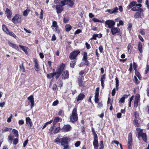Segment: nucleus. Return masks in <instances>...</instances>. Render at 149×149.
<instances>
[{
  "label": "nucleus",
  "mask_w": 149,
  "mask_h": 149,
  "mask_svg": "<svg viewBox=\"0 0 149 149\" xmlns=\"http://www.w3.org/2000/svg\"><path fill=\"white\" fill-rule=\"evenodd\" d=\"M70 140L69 138L65 137L60 139L57 138L55 139L54 141L56 143H60L61 146L64 147L63 149H69L68 142Z\"/></svg>",
  "instance_id": "nucleus-1"
},
{
  "label": "nucleus",
  "mask_w": 149,
  "mask_h": 149,
  "mask_svg": "<svg viewBox=\"0 0 149 149\" xmlns=\"http://www.w3.org/2000/svg\"><path fill=\"white\" fill-rule=\"evenodd\" d=\"M70 119V121L72 123H74L78 120V117L76 108H74L73 109Z\"/></svg>",
  "instance_id": "nucleus-2"
},
{
  "label": "nucleus",
  "mask_w": 149,
  "mask_h": 149,
  "mask_svg": "<svg viewBox=\"0 0 149 149\" xmlns=\"http://www.w3.org/2000/svg\"><path fill=\"white\" fill-rule=\"evenodd\" d=\"M65 67V65L63 63L57 67V68L56 70V72H55L57 74V76L55 77V78L56 79H57L60 76L62 72L64 70Z\"/></svg>",
  "instance_id": "nucleus-3"
},
{
  "label": "nucleus",
  "mask_w": 149,
  "mask_h": 149,
  "mask_svg": "<svg viewBox=\"0 0 149 149\" xmlns=\"http://www.w3.org/2000/svg\"><path fill=\"white\" fill-rule=\"evenodd\" d=\"M75 0H62L61 1V3L62 6L67 5L68 6L72 7L74 4V1Z\"/></svg>",
  "instance_id": "nucleus-4"
},
{
  "label": "nucleus",
  "mask_w": 149,
  "mask_h": 149,
  "mask_svg": "<svg viewBox=\"0 0 149 149\" xmlns=\"http://www.w3.org/2000/svg\"><path fill=\"white\" fill-rule=\"evenodd\" d=\"M80 53L79 50H75L70 53L69 57L71 60L76 59L77 55Z\"/></svg>",
  "instance_id": "nucleus-5"
},
{
  "label": "nucleus",
  "mask_w": 149,
  "mask_h": 149,
  "mask_svg": "<svg viewBox=\"0 0 149 149\" xmlns=\"http://www.w3.org/2000/svg\"><path fill=\"white\" fill-rule=\"evenodd\" d=\"M128 149H132V134L130 133L128 134Z\"/></svg>",
  "instance_id": "nucleus-6"
},
{
  "label": "nucleus",
  "mask_w": 149,
  "mask_h": 149,
  "mask_svg": "<svg viewBox=\"0 0 149 149\" xmlns=\"http://www.w3.org/2000/svg\"><path fill=\"white\" fill-rule=\"evenodd\" d=\"M21 19V15L19 14H16L12 19V22L14 24L19 23Z\"/></svg>",
  "instance_id": "nucleus-7"
},
{
  "label": "nucleus",
  "mask_w": 149,
  "mask_h": 149,
  "mask_svg": "<svg viewBox=\"0 0 149 149\" xmlns=\"http://www.w3.org/2000/svg\"><path fill=\"white\" fill-rule=\"evenodd\" d=\"M143 17V10L137 11L134 15V17L135 19L139 18H142Z\"/></svg>",
  "instance_id": "nucleus-8"
},
{
  "label": "nucleus",
  "mask_w": 149,
  "mask_h": 149,
  "mask_svg": "<svg viewBox=\"0 0 149 149\" xmlns=\"http://www.w3.org/2000/svg\"><path fill=\"white\" fill-rule=\"evenodd\" d=\"M28 100H29V104L31 105V108H32L34 105V99L33 96L31 95L27 97Z\"/></svg>",
  "instance_id": "nucleus-9"
},
{
  "label": "nucleus",
  "mask_w": 149,
  "mask_h": 149,
  "mask_svg": "<svg viewBox=\"0 0 149 149\" xmlns=\"http://www.w3.org/2000/svg\"><path fill=\"white\" fill-rule=\"evenodd\" d=\"M61 130L63 132H68L71 130V127L69 125H64Z\"/></svg>",
  "instance_id": "nucleus-10"
},
{
  "label": "nucleus",
  "mask_w": 149,
  "mask_h": 149,
  "mask_svg": "<svg viewBox=\"0 0 149 149\" xmlns=\"http://www.w3.org/2000/svg\"><path fill=\"white\" fill-rule=\"evenodd\" d=\"M105 24L108 26L109 28L111 29L115 25V22L112 20H107L105 22Z\"/></svg>",
  "instance_id": "nucleus-11"
},
{
  "label": "nucleus",
  "mask_w": 149,
  "mask_h": 149,
  "mask_svg": "<svg viewBox=\"0 0 149 149\" xmlns=\"http://www.w3.org/2000/svg\"><path fill=\"white\" fill-rule=\"evenodd\" d=\"M99 88H97L96 89V91L95 93V102L96 103H98V102L99 101V99H98L99 91Z\"/></svg>",
  "instance_id": "nucleus-12"
},
{
  "label": "nucleus",
  "mask_w": 149,
  "mask_h": 149,
  "mask_svg": "<svg viewBox=\"0 0 149 149\" xmlns=\"http://www.w3.org/2000/svg\"><path fill=\"white\" fill-rule=\"evenodd\" d=\"M69 73L67 70L64 71L62 74L61 77L63 79H65L69 77Z\"/></svg>",
  "instance_id": "nucleus-13"
},
{
  "label": "nucleus",
  "mask_w": 149,
  "mask_h": 149,
  "mask_svg": "<svg viewBox=\"0 0 149 149\" xmlns=\"http://www.w3.org/2000/svg\"><path fill=\"white\" fill-rule=\"evenodd\" d=\"M5 14L6 15V16L8 19H10L12 15V13L10 10L8 8H7L6 9V10L5 12Z\"/></svg>",
  "instance_id": "nucleus-14"
},
{
  "label": "nucleus",
  "mask_w": 149,
  "mask_h": 149,
  "mask_svg": "<svg viewBox=\"0 0 149 149\" xmlns=\"http://www.w3.org/2000/svg\"><path fill=\"white\" fill-rule=\"evenodd\" d=\"M111 32L113 35H114L115 34L119 33L120 29L119 28L113 27L111 29Z\"/></svg>",
  "instance_id": "nucleus-15"
},
{
  "label": "nucleus",
  "mask_w": 149,
  "mask_h": 149,
  "mask_svg": "<svg viewBox=\"0 0 149 149\" xmlns=\"http://www.w3.org/2000/svg\"><path fill=\"white\" fill-rule=\"evenodd\" d=\"M93 138L94 141L93 142V145L94 148H97L99 146L97 136L93 137Z\"/></svg>",
  "instance_id": "nucleus-16"
},
{
  "label": "nucleus",
  "mask_w": 149,
  "mask_h": 149,
  "mask_svg": "<svg viewBox=\"0 0 149 149\" xmlns=\"http://www.w3.org/2000/svg\"><path fill=\"white\" fill-rule=\"evenodd\" d=\"M62 121V119L58 117H56L54 118L53 122V125L55 126L56 123L59 121L61 122Z\"/></svg>",
  "instance_id": "nucleus-17"
},
{
  "label": "nucleus",
  "mask_w": 149,
  "mask_h": 149,
  "mask_svg": "<svg viewBox=\"0 0 149 149\" xmlns=\"http://www.w3.org/2000/svg\"><path fill=\"white\" fill-rule=\"evenodd\" d=\"M62 6L56 5V8L57 11V12L58 14H59L63 10V8Z\"/></svg>",
  "instance_id": "nucleus-18"
},
{
  "label": "nucleus",
  "mask_w": 149,
  "mask_h": 149,
  "mask_svg": "<svg viewBox=\"0 0 149 149\" xmlns=\"http://www.w3.org/2000/svg\"><path fill=\"white\" fill-rule=\"evenodd\" d=\"M34 61L35 63L34 67L36 71L38 72L39 70L38 61V60L35 58H34Z\"/></svg>",
  "instance_id": "nucleus-19"
},
{
  "label": "nucleus",
  "mask_w": 149,
  "mask_h": 149,
  "mask_svg": "<svg viewBox=\"0 0 149 149\" xmlns=\"http://www.w3.org/2000/svg\"><path fill=\"white\" fill-rule=\"evenodd\" d=\"M26 123L28 125H29L30 128H31V127L32 126L33 124L31 120L29 117H27L26 118Z\"/></svg>",
  "instance_id": "nucleus-20"
},
{
  "label": "nucleus",
  "mask_w": 149,
  "mask_h": 149,
  "mask_svg": "<svg viewBox=\"0 0 149 149\" xmlns=\"http://www.w3.org/2000/svg\"><path fill=\"white\" fill-rule=\"evenodd\" d=\"M85 96V95L83 93H80L78 95L77 98V101L78 102L83 100Z\"/></svg>",
  "instance_id": "nucleus-21"
},
{
  "label": "nucleus",
  "mask_w": 149,
  "mask_h": 149,
  "mask_svg": "<svg viewBox=\"0 0 149 149\" xmlns=\"http://www.w3.org/2000/svg\"><path fill=\"white\" fill-rule=\"evenodd\" d=\"M136 130L137 131V134L138 135V138L139 139L141 137V135L143 133L142 132L143 130L140 128H137Z\"/></svg>",
  "instance_id": "nucleus-22"
},
{
  "label": "nucleus",
  "mask_w": 149,
  "mask_h": 149,
  "mask_svg": "<svg viewBox=\"0 0 149 149\" xmlns=\"http://www.w3.org/2000/svg\"><path fill=\"white\" fill-rule=\"evenodd\" d=\"M105 74H103L102 75L101 79H100V81L101 82V86L102 87V88L104 87V82L105 81Z\"/></svg>",
  "instance_id": "nucleus-23"
},
{
  "label": "nucleus",
  "mask_w": 149,
  "mask_h": 149,
  "mask_svg": "<svg viewBox=\"0 0 149 149\" xmlns=\"http://www.w3.org/2000/svg\"><path fill=\"white\" fill-rule=\"evenodd\" d=\"M83 78H82V77L79 76L78 78V81L79 85V86H83Z\"/></svg>",
  "instance_id": "nucleus-24"
},
{
  "label": "nucleus",
  "mask_w": 149,
  "mask_h": 149,
  "mask_svg": "<svg viewBox=\"0 0 149 149\" xmlns=\"http://www.w3.org/2000/svg\"><path fill=\"white\" fill-rule=\"evenodd\" d=\"M139 100V97H138L136 96L134 99V107H137Z\"/></svg>",
  "instance_id": "nucleus-25"
},
{
  "label": "nucleus",
  "mask_w": 149,
  "mask_h": 149,
  "mask_svg": "<svg viewBox=\"0 0 149 149\" xmlns=\"http://www.w3.org/2000/svg\"><path fill=\"white\" fill-rule=\"evenodd\" d=\"M8 43L10 46H11L13 48H14L17 50H19V49L18 46L16 44L12 43L10 42H8Z\"/></svg>",
  "instance_id": "nucleus-26"
},
{
  "label": "nucleus",
  "mask_w": 149,
  "mask_h": 149,
  "mask_svg": "<svg viewBox=\"0 0 149 149\" xmlns=\"http://www.w3.org/2000/svg\"><path fill=\"white\" fill-rule=\"evenodd\" d=\"M57 74L55 72H53L52 73H50L48 74H47V78L51 79L52 77H54V75L57 76Z\"/></svg>",
  "instance_id": "nucleus-27"
},
{
  "label": "nucleus",
  "mask_w": 149,
  "mask_h": 149,
  "mask_svg": "<svg viewBox=\"0 0 149 149\" xmlns=\"http://www.w3.org/2000/svg\"><path fill=\"white\" fill-rule=\"evenodd\" d=\"M142 9H141L140 7H138V6H134V7H133L131 9V10L133 11H138L139 10H140Z\"/></svg>",
  "instance_id": "nucleus-28"
},
{
  "label": "nucleus",
  "mask_w": 149,
  "mask_h": 149,
  "mask_svg": "<svg viewBox=\"0 0 149 149\" xmlns=\"http://www.w3.org/2000/svg\"><path fill=\"white\" fill-rule=\"evenodd\" d=\"M138 49L141 53H142L143 52L142 47V44L141 42H139L138 45Z\"/></svg>",
  "instance_id": "nucleus-29"
},
{
  "label": "nucleus",
  "mask_w": 149,
  "mask_h": 149,
  "mask_svg": "<svg viewBox=\"0 0 149 149\" xmlns=\"http://www.w3.org/2000/svg\"><path fill=\"white\" fill-rule=\"evenodd\" d=\"M118 8L117 7H115L113 9H111V13L112 14H116L118 13Z\"/></svg>",
  "instance_id": "nucleus-30"
},
{
  "label": "nucleus",
  "mask_w": 149,
  "mask_h": 149,
  "mask_svg": "<svg viewBox=\"0 0 149 149\" xmlns=\"http://www.w3.org/2000/svg\"><path fill=\"white\" fill-rule=\"evenodd\" d=\"M136 3L134 1H132L130 3L129 6H127V8L128 9H130L135 5Z\"/></svg>",
  "instance_id": "nucleus-31"
},
{
  "label": "nucleus",
  "mask_w": 149,
  "mask_h": 149,
  "mask_svg": "<svg viewBox=\"0 0 149 149\" xmlns=\"http://www.w3.org/2000/svg\"><path fill=\"white\" fill-rule=\"evenodd\" d=\"M19 47L26 54L27 53V47L24 46L19 45Z\"/></svg>",
  "instance_id": "nucleus-32"
},
{
  "label": "nucleus",
  "mask_w": 149,
  "mask_h": 149,
  "mask_svg": "<svg viewBox=\"0 0 149 149\" xmlns=\"http://www.w3.org/2000/svg\"><path fill=\"white\" fill-rule=\"evenodd\" d=\"M128 96V95H124L123 97H122L119 100V102L123 103L124 102L125 98H127Z\"/></svg>",
  "instance_id": "nucleus-33"
},
{
  "label": "nucleus",
  "mask_w": 149,
  "mask_h": 149,
  "mask_svg": "<svg viewBox=\"0 0 149 149\" xmlns=\"http://www.w3.org/2000/svg\"><path fill=\"white\" fill-rule=\"evenodd\" d=\"M65 28L67 31H69L71 30L72 26L70 24H68L65 26Z\"/></svg>",
  "instance_id": "nucleus-34"
},
{
  "label": "nucleus",
  "mask_w": 149,
  "mask_h": 149,
  "mask_svg": "<svg viewBox=\"0 0 149 149\" xmlns=\"http://www.w3.org/2000/svg\"><path fill=\"white\" fill-rule=\"evenodd\" d=\"M143 140L145 142H146L147 141V136L145 133H143L141 135Z\"/></svg>",
  "instance_id": "nucleus-35"
},
{
  "label": "nucleus",
  "mask_w": 149,
  "mask_h": 149,
  "mask_svg": "<svg viewBox=\"0 0 149 149\" xmlns=\"http://www.w3.org/2000/svg\"><path fill=\"white\" fill-rule=\"evenodd\" d=\"M76 61L73 60L71 61L70 63V66L72 68H74L76 64Z\"/></svg>",
  "instance_id": "nucleus-36"
},
{
  "label": "nucleus",
  "mask_w": 149,
  "mask_h": 149,
  "mask_svg": "<svg viewBox=\"0 0 149 149\" xmlns=\"http://www.w3.org/2000/svg\"><path fill=\"white\" fill-rule=\"evenodd\" d=\"M30 11V10L27 9L25 10L23 12V15L25 16H27Z\"/></svg>",
  "instance_id": "nucleus-37"
},
{
  "label": "nucleus",
  "mask_w": 149,
  "mask_h": 149,
  "mask_svg": "<svg viewBox=\"0 0 149 149\" xmlns=\"http://www.w3.org/2000/svg\"><path fill=\"white\" fill-rule=\"evenodd\" d=\"M12 132L14 134H15V137H18V132L17 130L15 129H13V130Z\"/></svg>",
  "instance_id": "nucleus-38"
},
{
  "label": "nucleus",
  "mask_w": 149,
  "mask_h": 149,
  "mask_svg": "<svg viewBox=\"0 0 149 149\" xmlns=\"http://www.w3.org/2000/svg\"><path fill=\"white\" fill-rule=\"evenodd\" d=\"M2 28L3 30L6 33H7L8 31H9V30L8 29L7 26L5 25H3L2 26Z\"/></svg>",
  "instance_id": "nucleus-39"
},
{
  "label": "nucleus",
  "mask_w": 149,
  "mask_h": 149,
  "mask_svg": "<svg viewBox=\"0 0 149 149\" xmlns=\"http://www.w3.org/2000/svg\"><path fill=\"white\" fill-rule=\"evenodd\" d=\"M6 33H7L8 34H9L10 36H12L13 37H15V35L13 33L11 32L9 30Z\"/></svg>",
  "instance_id": "nucleus-40"
},
{
  "label": "nucleus",
  "mask_w": 149,
  "mask_h": 149,
  "mask_svg": "<svg viewBox=\"0 0 149 149\" xmlns=\"http://www.w3.org/2000/svg\"><path fill=\"white\" fill-rule=\"evenodd\" d=\"M135 74L139 78V79L140 80H141V75H140L139 72L137 71H135Z\"/></svg>",
  "instance_id": "nucleus-41"
},
{
  "label": "nucleus",
  "mask_w": 149,
  "mask_h": 149,
  "mask_svg": "<svg viewBox=\"0 0 149 149\" xmlns=\"http://www.w3.org/2000/svg\"><path fill=\"white\" fill-rule=\"evenodd\" d=\"M87 54L86 52H84V53L83 60L84 61H86L87 60Z\"/></svg>",
  "instance_id": "nucleus-42"
},
{
  "label": "nucleus",
  "mask_w": 149,
  "mask_h": 149,
  "mask_svg": "<svg viewBox=\"0 0 149 149\" xmlns=\"http://www.w3.org/2000/svg\"><path fill=\"white\" fill-rule=\"evenodd\" d=\"M20 69L22 70L23 72L25 71V68L23 65V63H22V64L19 66Z\"/></svg>",
  "instance_id": "nucleus-43"
},
{
  "label": "nucleus",
  "mask_w": 149,
  "mask_h": 149,
  "mask_svg": "<svg viewBox=\"0 0 149 149\" xmlns=\"http://www.w3.org/2000/svg\"><path fill=\"white\" fill-rule=\"evenodd\" d=\"M60 130L61 128L60 127H57L56 128L53 132V133L56 134Z\"/></svg>",
  "instance_id": "nucleus-44"
},
{
  "label": "nucleus",
  "mask_w": 149,
  "mask_h": 149,
  "mask_svg": "<svg viewBox=\"0 0 149 149\" xmlns=\"http://www.w3.org/2000/svg\"><path fill=\"white\" fill-rule=\"evenodd\" d=\"M58 115L62 117L64 115V112L63 111L61 110L58 113Z\"/></svg>",
  "instance_id": "nucleus-45"
},
{
  "label": "nucleus",
  "mask_w": 149,
  "mask_h": 149,
  "mask_svg": "<svg viewBox=\"0 0 149 149\" xmlns=\"http://www.w3.org/2000/svg\"><path fill=\"white\" fill-rule=\"evenodd\" d=\"M127 51L128 52H130V50L132 49V46L130 44V43H129L127 46Z\"/></svg>",
  "instance_id": "nucleus-46"
},
{
  "label": "nucleus",
  "mask_w": 149,
  "mask_h": 149,
  "mask_svg": "<svg viewBox=\"0 0 149 149\" xmlns=\"http://www.w3.org/2000/svg\"><path fill=\"white\" fill-rule=\"evenodd\" d=\"M54 29L53 28V30L56 32L58 33L59 32V30L58 29V27L57 26V27H54Z\"/></svg>",
  "instance_id": "nucleus-47"
},
{
  "label": "nucleus",
  "mask_w": 149,
  "mask_h": 149,
  "mask_svg": "<svg viewBox=\"0 0 149 149\" xmlns=\"http://www.w3.org/2000/svg\"><path fill=\"white\" fill-rule=\"evenodd\" d=\"M92 131L93 132V137H96V136H97V134L95 133V132L93 127L92 128Z\"/></svg>",
  "instance_id": "nucleus-48"
},
{
  "label": "nucleus",
  "mask_w": 149,
  "mask_h": 149,
  "mask_svg": "<svg viewBox=\"0 0 149 149\" xmlns=\"http://www.w3.org/2000/svg\"><path fill=\"white\" fill-rule=\"evenodd\" d=\"M18 139H15L13 140V143L14 145H16L18 142Z\"/></svg>",
  "instance_id": "nucleus-49"
},
{
  "label": "nucleus",
  "mask_w": 149,
  "mask_h": 149,
  "mask_svg": "<svg viewBox=\"0 0 149 149\" xmlns=\"http://www.w3.org/2000/svg\"><path fill=\"white\" fill-rule=\"evenodd\" d=\"M134 81L135 83L136 84H138L139 83V81H138L137 79L136 76L134 77Z\"/></svg>",
  "instance_id": "nucleus-50"
},
{
  "label": "nucleus",
  "mask_w": 149,
  "mask_h": 149,
  "mask_svg": "<svg viewBox=\"0 0 149 149\" xmlns=\"http://www.w3.org/2000/svg\"><path fill=\"white\" fill-rule=\"evenodd\" d=\"M43 10L42 9H41V11L40 12V18L41 19H43Z\"/></svg>",
  "instance_id": "nucleus-51"
},
{
  "label": "nucleus",
  "mask_w": 149,
  "mask_h": 149,
  "mask_svg": "<svg viewBox=\"0 0 149 149\" xmlns=\"http://www.w3.org/2000/svg\"><path fill=\"white\" fill-rule=\"evenodd\" d=\"M69 19L68 17H64L63 19V22L64 23H67L69 20Z\"/></svg>",
  "instance_id": "nucleus-52"
},
{
  "label": "nucleus",
  "mask_w": 149,
  "mask_h": 149,
  "mask_svg": "<svg viewBox=\"0 0 149 149\" xmlns=\"http://www.w3.org/2000/svg\"><path fill=\"white\" fill-rule=\"evenodd\" d=\"M133 68L135 70V71H137L136 70V68H137V65L134 62L133 63Z\"/></svg>",
  "instance_id": "nucleus-53"
},
{
  "label": "nucleus",
  "mask_w": 149,
  "mask_h": 149,
  "mask_svg": "<svg viewBox=\"0 0 149 149\" xmlns=\"http://www.w3.org/2000/svg\"><path fill=\"white\" fill-rule=\"evenodd\" d=\"M52 26L54 28L57 26V22L56 21H54L53 22Z\"/></svg>",
  "instance_id": "nucleus-54"
},
{
  "label": "nucleus",
  "mask_w": 149,
  "mask_h": 149,
  "mask_svg": "<svg viewBox=\"0 0 149 149\" xmlns=\"http://www.w3.org/2000/svg\"><path fill=\"white\" fill-rule=\"evenodd\" d=\"M93 20L95 22H101V21L100 20H99L97 18H93Z\"/></svg>",
  "instance_id": "nucleus-55"
},
{
  "label": "nucleus",
  "mask_w": 149,
  "mask_h": 149,
  "mask_svg": "<svg viewBox=\"0 0 149 149\" xmlns=\"http://www.w3.org/2000/svg\"><path fill=\"white\" fill-rule=\"evenodd\" d=\"M132 27V25L131 24H129L128 25L127 27V29L128 30L130 31L131 29V28Z\"/></svg>",
  "instance_id": "nucleus-56"
},
{
  "label": "nucleus",
  "mask_w": 149,
  "mask_h": 149,
  "mask_svg": "<svg viewBox=\"0 0 149 149\" xmlns=\"http://www.w3.org/2000/svg\"><path fill=\"white\" fill-rule=\"evenodd\" d=\"M82 32V30L80 29H78L76 30L75 31L74 34H77L80 33Z\"/></svg>",
  "instance_id": "nucleus-57"
},
{
  "label": "nucleus",
  "mask_w": 149,
  "mask_h": 149,
  "mask_svg": "<svg viewBox=\"0 0 149 149\" xmlns=\"http://www.w3.org/2000/svg\"><path fill=\"white\" fill-rule=\"evenodd\" d=\"M28 139H27L24 142L23 144V146L24 147H25L26 146L28 143Z\"/></svg>",
  "instance_id": "nucleus-58"
},
{
  "label": "nucleus",
  "mask_w": 149,
  "mask_h": 149,
  "mask_svg": "<svg viewBox=\"0 0 149 149\" xmlns=\"http://www.w3.org/2000/svg\"><path fill=\"white\" fill-rule=\"evenodd\" d=\"M149 71V65L147 64L146 65V70H145V74H146Z\"/></svg>",
  "instance_id": "nucleus-59"
},
{
  "label": "nucleus",
  "mask_w": 149,
  "mask_h": 149,
  "mask_svg": "<svg viewBox=\"0 0 149 149\" xmlns=\"http://www.w3.org/2000/svg\"><path fill=\"white\" fill-rule=\"evenodd\" d=\"M97 105V107L99 108H101V107H102L103 105L102 103L101 102H98Z\"/></svg>",
  "instance_id": "nucleus-60"
},
{
  "label": "nucleus",
  "mask_w": 149,
  "mask_h": 149,
  "mask_svg": "<svg viewBox=\"0 0 149 149\" xmlns=\"http://www.w3.org/2000/svg\"><path fill=\"white\" fill-rule=\"evenodd\" d=\"M58 103V100H56L55 101H54L53 104L52 105L54 106H55Z\"/></svg>",
  "instance_id": "nucleus-61"
},
{
  "label": "nucleus",
  "mask_w": 149,
  "mask_h": 149,
  "mask_svg": "<svg viewBox=\"0 0 149 149\" xmlns=\"http://www.w3.org/2000/svg\"><path fill=\"white\" fill-rule=\"evenodd\" d=\"M80 144V142L79 141H77L75 144V146L76 147H78L79 146Z\"/></svg>",
  "instance_id": "nucleus-62"
},
{
  "label": "nucleus",
  "mask_w": 149,
  "mask_h": 149,
  "mask_svg": "<svg viewBox=\"0 0 149 149\" xmlns=\"http://www.w3.org/2000/svg\"><path fill=\"white\" fill-rule=\"evenodd\" d=\"M13 115L11 114V116L8 118L7 121L8 123H10L11 121V119L12 118Z\"/></svg>",
  "instance_id": "nucleus-63"
},
{
  "label": "nucleus",
  "mask_w": 149,
  "mask_h": 149,
  "mask_svg": "<svg viewBox=\"0 0 149 149\" xmlns=\"http://www.w3.org/2000/svg\"><path fill=\"white\" fill-rule=\"evenodd\" d=\"M140 33L142 35H144L145 34L144 30L143 29H140Z\"/></svg>",
  "instance_id": "nucleus-64"
}]
</instances>
